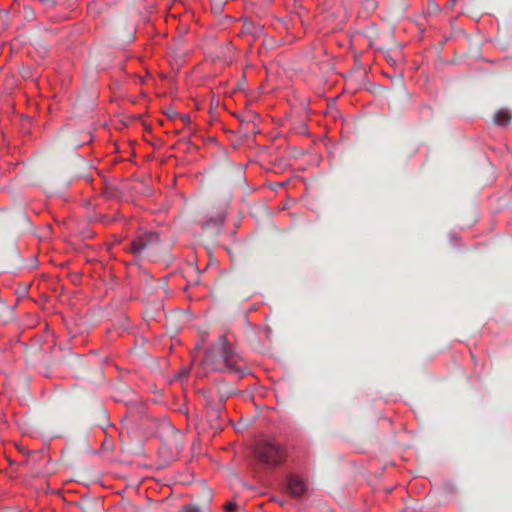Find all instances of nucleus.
<instances>
[{
  "label": "nucleus",
  "instance_id": "nucleus-1",
  "mask_svg": "<svg viewBox=\"0 0 512 512\" xmlns=\"http://www.w3.org/2000/svg\"><path fill=\"white\" fill-rule=\"evenodd\" d=\"M204 363L214 371L235 374L238 378L247 370L245 360L225 337H220L207 350Z\"/></svg>",
  "mask_w": 512,
  "mask_h": 512
},
{
  "label": "nucleus",
  "instance_id": "nucleus-2",
  "mask_svg": "<svg viewBox=\"0 0 512 512\" xmlns=\"http://www.w3.org/2000/svg\"><path fill=\"white\" fill-rule=\"evenodd\" d=\"M256 459L266 466H278L285 459L283 448L273 441H263L255 448Z\"/></svg>",
  "mask_w": 512,
  "mask_h": 512
},
{
  "label": "nucleus",
  "instance_id": "nucleus-3",
  "mask_svg": "<svg viewBox=\"0 0 512 512\" xmlns=\"http://www.w3.org/2000/svg\"><path fill=\"white\" fill-rule=\"evenodd\" d=\"M159 243V236L153 232H146L139 235L135 240L130 243V251L139 256L144 252L153 251Z\"/></svg>",
  "mask_w": 512,
  "mask_h": 512
},
{
  "label": "nucleus",
  "instance_id": "nucleus-4",
  "mask_svg": "<svg viewBox=\"0 0 512 512\" xmlns=\"http://www.w3.org/2000/svg\"><path fill=\"white\" fill-rule=\"evenodd\" d=\"M307 490L306 482L298 475H290L287 479L286 491L294 496L300 497Z\"/></svg>",
  "mask_w": 512,
  "mask_h": 512
},
{
  "label": "nucleus",
  "instance_id": "nucleus-5",
  "mask_svg": "<svg viewBox=\"0 0 512 512\" xmlns=\"http://www.w3.org/2000/svg\"><path fill=\"white\" fill-rule=\"evenodd\" d=\"M230 394L231 392L221 393L219 398L220 403L217 405H213L212 401L207 398V416L211 422H215L216 420L220 419L223 403Z\"/></svg>",
  "mask_w": 512,
  "mask_h": 512
},
{
  "label": "nucleus",
  "instance_id": "nucleus-6",
  "mask_svg": "<svg viewBox=\"0 0 512 512\" xmlns=\"http://www.w3.org/2000/svg\"><path fill=\"white\" fill-rule=\"evenodd\" d=\"M511 114L507 109H500L494 115V122L497 125L505 126L511 121Z\"/></svg>",
  "mask_w": 512,
  "mask_h": 512
},
{
  "label": "nucleus",
  "instance_id": "nucleus-7",
  "mask_svg": "<svg viewBox=\"0 0 512 512\" xmlns=\"http://www.w3.org/2000/svg\"><path fill=\"white\" fill-rule=\"evenodd\" d=\"M18 449H19V451H20L22 454H24V455H26V456H27V460H25L23 463H21V465H23V466H24V465H28V464H29V462H30V458H33L34 456H36V455H37V452H36V451H30V450H27V449H26V448H24V447H19Z\"/></svg>",
  "mask_w": 512,
  "mask_h": 512
},
{
  "label": "nucleus",
  "instance_id": "nucleus-8",
  "mask_svg": "<svg viewBox=\"0 0 512 512\" xmlns=\"http://www.w3.org/2000/svg\"><path fill=\"white\" fill-rule=\"evenodd\" d=\"M228 0H211V6H212V9L213 11L219 13L222 11V8H223V5L227 2Z\"/></svg>",
  "mask_w": 512,
  "mask_h": 512
},
{
  "label": "nucleus",
  "instance_id": "nucleus-9",
  "mask_svg": "<svg viewBox=\"0 0 512 512\" xmlns=\"http://www.w3.org/2000/svg\"><path fill=\"white\" fill-rule=\"evenodd\" d=\"M225 512H233L234 510H239L241 507L239 506L238 502L236 501H227L224 504Z\"/></svg>",
  "mask_w": 512,
  "mask_h": 512
},
{
  "label": "nucleus",
  "instance_id": "nucleus-10",
  "mask_svg": "<svg viewBox=\"0 0 512 512\" xmlns=\"http://www.w3.org/2000/svg\"><path fill=\"white\" fill-rule=\"evenodd\" d=\"M0 310H3L8 313L9 316L12 314V309L10 307H7L5 305H0Z\"/></svg>",
  "mask_w": 512,
  "mask_h": 512
},
{
  "label": "nucleus",
  "instance_id": "nucleus-11",
  "mask_svg": "<svg viewBox=\"0 0 512 512\" xmlns=\"http://www.w3.org/2000/svg\"><path fill=\"white\" fill-rule=\"evenodd\" d=\"M180 118H181V120L183 121L184 124H189L190 123V117L188 115H181Z\"/></svg>",
  "mask_w": 512,
  "mask_h": 512
},
{
  "label": "nucleus",
  "instance_id": "nucleus-12",
  "mask_svg": "<svg viewBox=\"0 0 512 512\" xmlns=\"http://www.w3.org/2000/svg\"><path fill=\"white\" fill-rule=\"evenodd\" d=\"M200 508L199 507H194L190 512H199Z\"/></svg>",
  "mask_w": 512,
  "mask_h": 512
},
{
  "label": "nucleus",
  "instance_id": "nucleus-13",
  "mask_svg": "<svg viewBox=\"0 0 512 512\" xmlns=\"http://www.w3.org/2000/svg\"><path fill=\"white\" fill-rule=\"evenodd\" d=\"M211 426H212L213 428H219V427H220V425H219V424H214V423H212V424H211Z\"/></svg>",
  "mask_w": 512,
  "mask_h": 512
},
{
  "label": "nucleus",
  "instance_id": "nucleus-14",
  "mask_svg": "<svg viewBox=\"0 0 512 512\" xmlns=\"http://www.w3.org/2000/svg\"><path fill=\"white\" fill-rule=\"evenodd\" d=\"M129 506H130V504H129V503H127L123 508H124V509H128V508H129Z\"/></svg>",
  "mask_w": 512,
  "mask_h": 512
},
{
  "label": "nucleus",
  "instance_id": "nucleus-15",
  "mask_svg": "<svg viewBox=\"0 0 512 512\" xmlns=\"http://www.w3.org/2000/svg\"><path fill=\"white\" fill-rule=\"evenodd\" d=\"M251 26H252V25H247V26H246V30H247V31H250V27H251Z\"/></svg>",
  "mask_w": 512,
  "mask_h": 512
},
{
  "label": "nucleus",
  "instance_id": "nucleus-16",
  "mask_svg": "<svg viewBox=\"0 0 512 512\" xmlns=\"http://www.w3.org/2000/svg\"><path fill=\"white\" fill-rule=\"evenodd\" d=\"M204 231L207 232V223L203 227Z\"/></svg>",
  "mask_w": 512,
  "mask_h": 512
},
{
  "label": "nucleus",
  "instance_id": "nucleus-17",
  "mask_svg": "<svg viewBox=\"0 0 512 512\" xmlns=\"http://www.w3.org/2000/svg\"><path fill=\"white\" fill-rule=\"evenodd\" d=\"M99 374H100V376H102V374H103L102 368L99 369Z\"/></svg>",
  "mask_w": 512,
  "mask_h": 512
}]
</instances>
